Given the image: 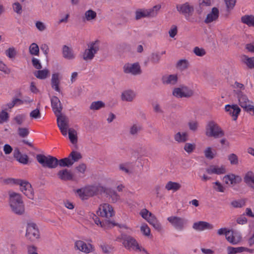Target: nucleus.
<instances>
[{
  "instance_id": "5fc2aeb1",
  "label": "nucleus",
  "mask_w": 254,
  "mask_h": 254,
  "mask_svg": "<svg viewBox=\"0 0 254 254\" xmlns=\"http://www.w3.org/2000/svg\"><path fill=\"white\" fill-rule=\"evenodd\" d=\"M205 157L208 159H212L215 157V155L212 151L210 147H208L204 151Z\"/></svg>"
},
{
  "instance_id": "7c9ffc66",
  "label": "nucleus",
  "mask_w": 254,
  "mask_h": 254,
  "mask_svg": "<svg viewBox=\"0 0 254 254\" xmlns=\"http://www.w3.org/2000/svg\"><path fill=\"white\" fill-rule=\"evenodd\" d=\"M165 189L167 190H172L176 192L181 188V185L179 183L169 181L165 185Z\"/></svg>"
},
{
  "instance_id": "37998d69",
  "label": "nucleus",
  "mask_w": 254,
  "mask_h": 254,
  "mask_svg": "<svg viewBox=\"0 0 254 254\" xmlns=\"http://www.w3.org/2000/svg\"><path fill=\"white\" fill-rule=\"evenodd\" d=\"M68 157L70 159V161H72L73 164L75 162H77L82 158V155L80 153L76 151H72L68 156Z\"/></svg>"
},
{
  "instance_id": "bf43d9fd",
  "label": "nucleus",
  "mask_w": 254,
  "mask_h": 254,
  "mask_svg": "<svg viewBox=\"0 0 254 254\" xmlns=\"http://www.w3.org/2000/svg\"><path fill=\"white\" fill-rule=\"evenodd\" d=\"M233 177V174H230L229 175H225L223 177V180L226 184H227L229 186H230V185L233 186V184H232Z\"/></svg>"
},
{
  "instance_id": "13d9d810",
  "label": "nucleus",
  "mask_w": 254,
  "mask_h": 254,
  "mask_svg": "<svg viewBox=\"0 0 254 254\" xmlns=\"http://www.w3.org/2000/svg\"><path fill=\"white\" fill-rule=\"evenodd\" d=\"M23 102L20 99L15 98L13 99L12 102L10 103H7L6 106H7L8 109H11L13 108L15 105L18 104L19 105H21L23 104Z\"/></svg>"
},
{
  "instance_id": "f03ea898",
  "label": "nucleus",
  "mask_w": 254,
  "mask_h": 254,
  "mask_svg": "<svg viewBox=\"0 0 254 254\" xmlns=\"http://www.w3.org/2000/svg\"><path fill=\"white\" fill-rule=\"evenodd\" d=\"M118 239L122 243L123 246L128 250H139L141 251L140 247L136 240L132 237L125 234H121Z\"/></svg>"
},
{
  "instance_id": "864d4df0",
  "label": "nucleus",
  "mask_w": 254,
  "mask_h": 254,
  "mask_svg": "<svg viewBox=\"0 0 254 254\" xmlns=\"http://www.w3.org/2000/svg\"><path fill=\"white\" fill-rule=\"evenodd\" d=\"M9 119V114L5 110L0 113V124L7 122Z\"/></svg>"
},
{
  "instance_id": "6ab92c4d",
  "label": "nucleus",
  "mask_w": 254,
  "mask_h": 254,
  "mask_svg": "<svg viewBox=\"0 0 254 254\" xmlns=\"http://www.w3.org/2000/svg\"><path fill=\"white\" fill-rule=\"evenodd\" d=\"M178 76L176 74L164 75L161 78V81L164 85H175L178 81Z\"/></svg>"
},
{
  "instance_id": "a878e982",
  "label": "nucleus",
  "mask_w": 254,
  "mask_h": 254,
  "mask_svg": "<svg viewBox=\"0 0 254 254\" xmlns=\"http://www.w3.org/2000/svg\"><path fill=\"white\" fill-rule=\"evenodd\" d=\"M14 157L20 163L27 164L28 162V157L26 154H23L18 149L14 151Z\"/></svg>"
},
{
  "instance_id": "49530a36",
  "label": "nucleus",
  "mask_w": 254,
  "mask_h": 254,
  "mask_svg": "<svg viewBox=\"0 0 254 254\" xmlns=\"http://www.w3.org/2000/svg\"><path fill=\"white\" fill-rule=\"evenodd\" d=\"M96 13L92 10H88L85 13V17L87 21H90L95 19L96 17Z\"/></svg>"
},
{
  "instance_id": "a18cd8bd",
  "label": "nucleus",
  "mask_w": 254,
  "mask_h": 254,
  "mask_svg": "<svg viewBox=\"0 0 254 254\" xmlns=\"http://www.w3.org/2000/svg\"><path fill=\"white\" fill-rule=\"evenodd\" d=\"M188 62L186 60H180L177 64V67L181 70H183L188 68Z\"/></svg>"
},
{
  "instance_id": "c9c22d12",
  "label": "nucleus",
  "mask_w": 254,
  "mask_h": 254,
  "mask_svg": "<svg viewBox=\"0 0 254 254\" xmlns=\"http://www.w3.org/2000/svg\"><path fill=\"white\" fill-rule=\"evenodd\" d=\"M58 165L62 167H69L73 165L72 161H70L69 157H66L60 160L58 159Z\"/></svg>"
},
{
  "instance_id": "4d7b16f0",
  "label": "nucleus",
  "mask_w": 254,
  "mask_h": 254,
  "mask_svg": "<svg viewBox=\"0 0 254 254\" xmlns=\"http://www.w3.org/2000/svg\"><path fill=\"white\" fill-rule=\"evenodd\" d=\"M106 223L107 224V227L109 228L117 226L120 228H124L125 229H127V227L125 224H120L111 221H106Z\"/></svg>"
},
{
  "instance_id": "58836bf2",
  "label": "nucleus",
  "mask_w": 254,
  "mask_h": 254,
  "mask_svg": "<svg viewBox=\"0 0 254 254\" xmlns=\"http://www.w3.org/2000/svg\"><path fill=\"white\" fill-rule=\"evenodd\" d=\"M29 52L31 55L39 56V47L36 43H33L29 47Z\"/></svg>"
},
{
  "instance_id": "5701e85b",
  "label": "nucleus",
  "mask_w": 254,
  "mask_h": 254,
  "mask_svg": "<svg viewBox=\"0 0 254 254\" xmlns=\"http://www.w3.org/2000/svg\"><path fill=\"white\" fill-rule=\"evenodd\" d=\"M104 193L106 194L107 197L111 198V201L115 203L120 199V196L114 190L111 188H105Z\"/></svg>"
},
{
  "instance_id": "473e14b6",
  "label": "nucleus",
  "mask_w": 254,
  "mask_h": 254,
  "mask_svg": "<svg viewBox=\"0 0 254 254\" xmlns=\"http://www.w3.org/2000/svg\"><path fill=\"white\" fill-rule=\"evenodd\" d=\"M244 182L249 186L254 188V174L251 172H248L244 178Z\"/></svg>"
},
{
  "instance_id": "79ce46f5",
  "label": "nucleus",
  "mask_w": 254,
  "mask_h": 254,
  "mask_svg": "<svg viewBox=\"0 0 254 254\" xmlns=\"http://www.w3.org/2000/svg\"><path fill=\"white\" fill-rule=\"evenodd\" d=\"M141 129L142 127L140 125L134 124L130 127L129 133L131 135L136 136Z\"/></svg>"
},
{
  "instance_id": "09e8293b",
  "label": "nucleus",
  "mask_w": 254,
  "mask_h": 254,
  "mask_svg": "<svg viewBox=\"0 0 254 254\" xmlns=\"http://www.w3.org/2000/svg\"><path fill=\"white\" fill-rule=\"evenodd\" d=\"M245 201L243 199L233 200L231 202V205L235 208H241L245 205Z\"/></svg>"
},
{
  "instance_id": "f8f14e48",
  "label": "nucleus",
  "mask_w": 254,
  "mask_h": 254,
  "mask_svg": "<svg viewBox=\"0 0 254 254\" xmlns=\"http://www.w3.org/2000/svg\"><path fill=\"white\" fill-rule=\"evenodd\" d=\"M167 220L177 230L182 231L187 223V220L184 218L178 216H171L167 218Z\"/></svg>"
},
{
  "instance_id": "412c9836",
  "label": "nucleus",
  "mask_w": 254,
  "mask_h": 254,
  "mask_svg": "<svg viewBox=\"0 0 254 254\" xmlns=\"http://www.w3.org/2000/svg\"><path fill=\"white\" fill-rule=\"evenodd\" d=\"M208 174H215L217 175L223 174L226 173V169L224 166L219 167L216 165H210L209 168L206 169Z\"/></svg>"
},
{
  "instance_id": "ddd939ff",
  "label": "nucleus",
  "mask_w": 254,
  "mask_h": 254,
  "mask_svg": "<svg viewBox=\"0 0 254 254\" xmlns=\"http://www.w3.org/2000/svg\"><path fill=\"white\" fill-rule=\"evenodd\" d=\"M124 72L136 75L141 73V70L138 63L126 64L123 67Z\"/></svg>"
},
{
  "instance_id": "b1692460",
  "label": "nucleus",
  "mask_w": 254,
  "mask_h": 254,
  "mask_svg": "<svg viewBox=\"0 0 254 254\" xmlns=\"http://www.w3.org/2000/svg\"><path fill=\"white\" fill-rule=\"evenodd\" d=\"M75 247L77 249V250L87 254L89 253L92 249V246L91 245H89L88 246L82 241H77L75 242Z\"/></svg>"
},
{
  "instance_id": "39448f33",
  "label": "nucleus",
  "mask_w": 254,
  "mask_h": 254,
  "mask_svg": "<svg viewBox=\"0 0 254 254\" xmlns=\"http://www.w3.org/2000/svg\"><path fill=\"white\" fill-rule=\"evenodd\" d=\"M239 104L245 111L254 115V106L252 105L253 102L250 100L247 96L241 91L236 92Z\"/></svg>"
},
{
  "instance_id": "9d476101",
  "label": "nucleus",
  "mask_w": 254,
  "mask_h": 254,
  "mask_svg": "<svg viewBox=\"0 0 254 254\" xmlns=\"http://www.w3.org/2000/svg\"><path fill=\"white\" fill-rule=\"evenodd\" d=\"M57 117V121L58 127L60 129L62 134L64 136L67 135V132L68 128L69 119L67 117L62 113L56 115Z\"/></svg>"
},
{
  "instance_id": "4c0bfd02",
  "label": "nucleus",
  "mask_w": 254,
  "mask_h": 254,
  "mask_svg": "<svg viewBox=\"0 0 254 254\" xmlns=\"http://www.w3.org/2000/svg\"><path fill=\"white\" fill-rule=\"evenodd\" d=\"M68 137L70 141V142L72 144H75L77 143V137L76 131L73 128H69L68 129Z\"/></svg>"
},
{
  "instance_id": "72a5a7b5",
  "label": "nucleus",
  "mask_w": 254,
  "mask_h": 254,
  "mask_svg": "<svg viewBox=\"0 0 254 254\" xmlns=\"http://www.w3.org/2000/svg\"><path fill=\"white\" fill-rule=\"evenodd\" d=\"M50 74V71L48 69L43 70L38 69L34 72V75L38 79H45Z\"/></svg>"
},
{
  "instance_id": "f704fd0d",
  "label": "nucleus",
  "mask_w": 254,
  "mask_h": 254,
  "mask_svg": "<svg viewBox=\"0 0 254 254\" xmlns=\"http://www.w3.org/2000/svg\"><path fill=\"white\" fill-rule=\"evenodd\" d=\"M241 21L249 26L254 27V16L253 15H245L242 16Z\"/></svg>"
},
{
  "instance_id": "8fccbe9b",
  "label": "nucleus",
  "mask_w": 254,
  "mask_h": 254,
  "mask_svg": "<svg viewBox=\"0 0 254 254\" xmlns=\"http://www.w3.org/2000/svg\"><path fill=\"white\" fill-rule=\"evenodd\" d=\"M17 130L19 136L22 138L26 137L29 133L28 129L26 127H19Z\"/></svg>"
},
{
  "instance_id": "7ed1b4c3",
  "label": "nucleus",
  "mask_w": 254,
  "mask_h": 254,
  "mask_svg": "<svg viewBox=\"0 0 254 254\" xmlns=\"http://www.w3.org/2000/svg\"><path fill=\"white\" fill-rule=\"evenodd\" d=\"M205 130V134L208 137H213L218 138L224 135L223 130L214 121L208 122L206 126Z\"/></svg>"
},
{
  "instance_id": "3c124183",
  "label": "nucleus",
  "mask_w": 254,
  "mask_h": 254,
  "mask_svg": "<svg viewBox=\"0 0 254 254\" xmlns=\"http://www.w3.org/2000/svg\"><path fill=\"white\" fill-rule=\"evenodd\" d=\"M26 119V116L24 114H20L16 115L13 119L17 124L18 125H21L25 121Z\"/></svg>"
},
{
  "instance_id": "1a4fd4ad",
  "label": "nucleus",
  "mask_w": 254,
  "mask_h": 254,
  "mask_svg": "<svg viewBox=\"0 0 254 254\" xmlns=\"http://www.w3.org/2000/svg\"><path fill=\"white\" fill-rule=\"evenodd\" d=\"M25 236L31 241L39 238L40 232L35 223L27 222Z\"/></svg>"
},
{
  "instance_id": "a19ab883",
  "label": "nucleus",
  "mask_w": 254,
  "mask_h": 254,
  "mask_svg": "<svg viewBox=\"0 0 254 254\" xmlns=\"http://www.w3.org/2000/svg\"><path fill=\"white\" fill-rule=\"evenodd\" d=\"M227 159L231 165H238L239 164V158L235 153H230L227 156Z\"/></svg>"
},
{
  "instance_id": "69168bd1",
  "label": "nucleus",
  "mask_w": 254,
  "mask_h": 254,
  "mask_svg": "<svg viewBox=\"0 0 254 254\" xmlns=\"http://www.w3.org/2000/svg\"><path fill=\"white\" fill-rule=\"evenodd\" d=\"M32 64L33 66L36 69H40L42 68V66L39 60L36 58H33L32 59Z\"/></svg>"
},
{
  "instance_id": "774afa93",
  "label": "nucleus",
  "mask_w": 254,
  "mask_h": 254,
  "mask_svg": "<svg viewBox=\"0 0 254 254\" xmlns=\"http://www.w3.org/2000/svg\"><path fill=\"white\" fill-rule=\"evenodd\" d=\"M30 117L33 119L40 118L41 117V113L39 109L38 108L33 110L30 113Z\"/></svg>"
},
{
  "instance_id": "e2e57ef3",
  "label": "nucleus",
  "mask_w": 254,
  "mask_h": 254,
  "mask_svg": "<svg viewBox=\"0 0 254 254\" xmlns=\"http://www.w3.org/2000/svg\"><path fill=\"white\" fill-rule=\"evenodd\" d=\"M6 56L9 58H13L16 55V52L14 48H9L5 51Z\"/></svg>"
},
{
  "instance_id": "680f3d73",
  "label": "nucleus",
  "mask_w": 254,
  "mask_h": 254,
  "mask_svg": "<svg viewBox=\"0 0 254 254\" xmlns=\"http://www.w3.org/2000/svg\"><path fill=\"white\" fill-rule=\"evenodd\" d=\"M140 231L145 236H149L150 235V229L146 224L141 226Z\"/></svg>"
},
{
  "instance_id": "ea45409f",
  "label": "nucleus",
  "mask_w": 254,
  "mask_h": 254,
  "mask_svg": "<svg viewBox=\"0 0 254 254\" xmlns=\"http://www.w3.org/2000/svg\"><path fill=\"white\" fill-rule=\"evenodd\" d=\"M242 61L250 68L254 67V57L249 58L246 55H244Z\"/></svg>"
},
{
  "instance_id": "c03bdc74",
  "label": "nucleus",
  "mask_w": 254,
  "mask_h": 254,
  "mask_svg": "<svg viewBox=\"0 0 254 254\" xmlns=\"http://www.w3.org/2000/svg\"><path fill=\"white\" fill-rule=\"evenodd\" d=\"M228 254H235L237 253H240L243 252L244 247H240L237 248H234L232 247H227Z\"/></svg>"
},
{
  "instance_id": "0e129e2a",
  "label": "nucleus",
  "mask_w": 254,
  "mask_h": 254,
  "mask_svg": "<svg viewBox=\"0 0 254 254\" xmlns=\"http://www.w3.org/2000/svg\"><path fill=\"white\" fill-rule=\"evenodd\" d=\"M92 219L96 224L98 226L100 225L101 227H104L105 226V224L107 225L106 223V221L105 222H102L99 218L95 214H93Z\"/></svg>"
},
{
  "instance_id": "2eb2a0df",
  "label": "nucleus",
  "mask_w": 254,
  "mask_h": 254,
  "mask_svg": "<svg viewBox=\"0 0 254 254\" xmlns=\"http://www.w3.org/2000/svg\"><path fill=\"white\" fill-rule=\"evenodd\" d=\"M105 188V187L100 184H98L86 187V190L88 196H93L104 193Z\"/></svg>"
},
{
  "instance_id": "4be33fe9",
  "label": "nucleus",
  "mask_w": 254,
  "mask_h": 254,
  "mask_svg": "<svg viewBox=\"0 0 254 254\" xmlns=\"http://www.w3.org/2000/svg\"><path fill=\"white\" fill-rule=\"evenodd\" d=\"M11 181L15 184L19 185L20 190L23 192L25 190H31V185L27 181H24L20 179H11Z\"/></svg>"
},
{
  "instance_id": "603ef678",
  "label": "nucleus",
  "mask_w": 254,
  "mask_h": 254,
  "mask_svg": "<svg viewBox=\"0 0 254 254\" xmlns=\"http://www.w3.org/2000/svg\"><path fill=\"white\" fill-rule=\"evenodd\" d=\"M76 192L82 199H86L87 197H89L87 192L86 187L77 190Z\"/></svg>"
},
{
  "instance_id": "20e7f679",
  "label": "nucleus",
  "mask_w": 254,
  "mask_h": 254,
  "mask_svg": "<svg viewBox=\"0 0 254 254\" xmlns=\"http://www.w3.org/2000/svg\"><path fill=\"white\" fill-rule=\"evenodd\" d=\"M36 159L44 168L53 169L58 166V159L51 155L45 156L43 154H37Z\"/></svg>"
},
{
  "instance_id": "393cba45",
  "label": "nucleus",
  "mask_w": 254,
  "mask_h": 254,
  "mask_svg": "<svg viewBox=\"0 0 254 254\" xmlns=\"http://www.w3.org/2000/svg\"><path fill=\"white\" fill-rule=\"evenodd\" d=\"M148 222L151 224L155 229L160 232L162 230V226L159 221L154 215L149 213V216L147 219Z\"/></svg>"
},
{
  "instance_id": "cd10ccee",
  "label": "nucleus",
  "mask_w": 254,
  "mask_h": 254,
  "mask_svg": "<svg viewBox=\"0 0 254 254\" xmlns=\"http://www.w3.org/2000/svg\"><path fill=\"white\" fill-rule=\"evenodd\" d=\"M59 178L63 181H70L73 179V175L71 172L66 169L60 170L58 173Z\"/></svg>"
},
{
  "instance_id": "f3484780",
  "label": "nucleus",
  "mask_w": 254,
  "mask_h": 254,
  "mask_svg": "<svg viewBox=\"0 0 254 254\" xmlns=\"http://www.w3.org/2000/svg\"><path fill=\"white\" fill-rule=\"evenodd\" d=\"M213 225L205 221H198L193 224L192 228L197 231H202L205 230H211L213 228Z\"/></svg>"
},
{
  "instance_id": "c756f323",
  "label": "nucleus",
  "mask_w": 254,
  "mask_h": 254,
  "mask_svg": "<svg viewBox=\"0 0 254 254\" xmlns=\"http://www.w3.org/2000/svg\"><path fill=\"white\" fill-rule=\"evenodd\" d=\"M135 97V93L131 90H126L121 95L122 100L127 102H131Z\"/></svg>"
},
{
  "instance_id": "9b49d317",
  "label": "nucleus",
  "mask_w": 254,
  "mask_h": 254,
  "mask_svg": "<svg viewBox=\"0 0 254 254\" xmlns=\"http://www.w3.org/2000/svg\"><path fill=\"white\" fill-rule=\"evenodd\" d=\"M177 10L182 14L184 15L186 19L191 16L194 12V7L187 2L182 4H177L176 6Z\"/></svg>"
},
{
  "instance_id": "f257e3e1",
  "label": "nucleus",
  "mask_w": 254,
  "mask_h": 254,
  "mask_svg": "<svg viewBox=\"0 0 254 254\" xmlns=\"http://www.w3.org/2000/svg\"><path fill=\"white\" fill-rule=\"evenodd\" d=\"M9 203L12 211L17 215L24 213V206L20 194L12 192L9 194Z\"/></svg>"
},
{
  "instance_id": "338daca9",
  "label": "nucleus",
  "mask_w": 254,
  "mask_h": 254,
  "mask_svg": "<svg viewBox=\"0 0 254 254\" xmlns=\"http://www.w3.org/2000/svg\"><path fill=\"white\" fill-rule=\"evenodd\" d=\"M215 186L214 187V189L218 192H223L225 190L224 187L222 185V184L219 182L218 181H216L214 183Z\"/></svg>"
},
{
  "instance_id": "052dcab7",
  "label": "nucleus",
  "mask_w": 254,
  "mask_h": 254,
  "mask_svg": "<svg viewBox=\"0 0 254 254\" xmlns=\"http://www.w3.org/2000/svg\"><path fill=\"white\" fill-rule=\"evenodd\" d=\"M193 51L196 56L199 57H202L206 54V52L204 49L198 47H195Z\"/></svg>"
},
{
  "instance_id": "4468645a",
  "label": "nucleus",
  "mask_w": 254,
  "mask_h": 254,
  "mask_svg": "<svg viewBox=\"0 0 254 254\" xmlns=\"http://www.w3.org/2000/svg\"><path fill=\"white\" fill-rule=\"evenodd\" d=\"M97 213H100V215L101 216L107 218L111 217L114 214L113 207L108 203H104L101 205L99 208Z\"/></svg>"
},
{
  "instance_id": "2f4dec72",
  "label": "nucleus",
  "mask_w": 254,
  "mask_h": 254,
  "mask_svg": "<svg viewBox=\"0 0 254 254\" xmlns=\"http://www.w3.org/2000/svg\"><path fill=\"white\" fill-rule=\"evenodd\" d=\"M189 135L186 132H178L174 135V139L178 143H184L188 140Z\"/></svg>"
},
{
  "instance_id": "6e6552de",
  "label": "nucleus",
  "mask_w": 254,
  "mask_h": 254,
  "mask_svg": "<svg viewBox=\"0 0 254 254\" xmlns=\"http://www.w3.org/2000/svg\"><path fill=\"white\" fill-rule=\"evenodd\" d=\"M172 95L178 98H190L193 95V91L189 87L181 85L179 87L174 88Z\"/></svg>"
},
{
  "instance_id": "aec40b11",
  "label": "nucleus",
  "mask_w": 254,
  "mask_h": 254,
  "mask_svg": "<svg viewBox=\"0 0 254 254\" xmlns=\"http://www.w3.org/2000/svg\"><path fill=\"white\" fill-rule=\"evenodd\" d=\"M62 55L64 58L68 60H72L75 58L72 49L66 45L63 46Z\"/></svg>"
},
{
  "instance_id": "0eeeda50",
  "label": "nucleus",
  "mask_w": 254,
  "mask_h": 254,
  "mask_svg": "<svg viewBox=\"0 0 254 254\" xmlns=\"http://www.w3.org/2000/svg\"><path fill=\"white\" fill-rule=\"evenodd\" d=\"M99 40L90 42L88 44V49H86L83 55V59L85 61L92 60L95 55L99 50Z\"/></svg>"
},
{
  "instance_id": "6e6d98bb",
  "label": "nucleus",
  "mask_w": 254,
  "mask_h": 254,
  "mask_svg": "<svg viewBox=\"0 0 254 254\" xmlns=\"http://www.w3.org/2000/svg\"><path fill=\"white\" fill-rule=\"evenodd\" d=\"M195 148V144L190 143H186L184 147V150L188 153H191Z\"/></svg>"
},
{
  "instance_id": "a211bd4d",
  "label": "nucleus",
  "mask_w": 254,
  "mask_h": 254,
  "mask_svg": "<svg viewBox=\"0 0 254 254\" xmlns=\"http://www.w3.org/2000/svg\"><path fill=\"white\" fill-rule=\"evenodd\" d=\"M225 109L226 112H229L233 117L234 121L237 120L238 115L241 112V109L237 105H226Z\"/></svg>"
},
{
  "instance_id": "de8ad7c7",
  "label": "nucleus",
  "mask_w": 254,
  "mask_h": 254,
  "mask_svg": "<svg viewBox=\"0 0 254 254\" xmlns=\"http://www.w3.org/2000/svg\"><path fill=\"white\" fill-rule=\"evenodd\" d=\"M161 59V56L158 53H152L150 57V61L153 64H158Z\"/></svg>"
},
{
  "instance_id": "c85d7f7f",
  "label": "nucleus",
  "mask_w": 254,
  "mask_h": 254,
  "mask_svg": "<svg viewBox=\"0 0 254 254\" xmlns=\"http://www.w3.org/2000/svg\"><path fill=\"white\" fill-rule=\"evenodd\" d=\"M59 73H55L52 74L51 79V86L56 91L60 92L61 90L59 87L60 80L59 78Z\"/></svg>"
},
{
  "instance_id": "bb28decb",
  "label": "nucleus",
  "mask_w": 254,
  "mask_h": 254,
  "mask_svg": "<svg viewBox=\"0 0 254 254\" xmlns=\"http://www.w3.org/2000/svg\"><path fill=\"white\" fill-rule=\"evenodd\" d=\"M219 17V10L216 7H213L210 13H208L204 20L205 23H209L216 20Z\"/></svg>"
},
{
  "instance_id": "e433bc0d",
  "label": "nucleus",
  "mask_w": 254,
  "mask_h": 254,
  "mask_svg": "<svg viewBox=\"0 0 254 254\" xmlns=\"http://www.w3.org/2000/svg\"><path fill=\"white\" fill-rule=\"evenodd\" d=\"M105 107V104L102 101H94L91 103L90 106L91 110H99Z\"/></svg>"
},
{
  "instance_id": "dca6fc26",
  "label": "nucleus",
  "mask_w": 254,
  "mask_h": 254,
  "mask_svg": "<svg viewBox=\"0 0 254 254\" xmlns=\"http://www.w3.org/2000/svg\"><path fill=\"white\" fill-rule=\"evenodd\" d=\"M51 107L55 115L62 113L63 106L60 99L56 96L51 98Z\"/></svg>"
},
{
  "instance_id": "423d86ee",
  "label": "nucleus",
  "mask_w": 254,
  "mask_h": 254,
  "mask_svg": "<svg viewBox=\"0 0 254 254\" xmlns=\"http://www.w3.org/2000/svg\"><path fill=\"white\" fill-rule=\"evenodd\" d=\"M161 7L160 4H157L149 9H138L135 12V18L137 20L143 17H154L157 16Z\"/></svg>"
}]
</instances>
